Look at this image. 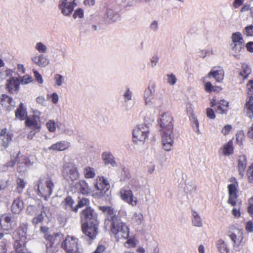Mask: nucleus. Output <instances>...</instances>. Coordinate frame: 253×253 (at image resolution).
<instances>
[{
  "label": "nucleus",
  "instance_id": "1",
  "mask_svg": "<svg viewBox=\"0 0 253 253\" xmlns=\"http://www.w3.org/2000/svg\"><path fill=\"white\" fill-rule=\"evenodd\" d=\"M109 229L117 241L120 239H127L129 237V227L126 223L122 222L120 218L114 221L113 223L109 225Z\"/></svg>",
  "mask_w": 253,
  "mask_h": 253
},
{
  "label": "nucleus",
  "instance_id": "2",
  "mask_svg": "<svg viewBox=\"0 0 253 253\" xmlns=\"http://www.w3.org/2000/svg\"><path fill=\"white\" fill-rule=\"evenodd\" d=\"M244 43L245 41L240 32H237L232 34L230 48L235 57L240 55L242 50L244 48Z\"/></svg>",
  "mask_w": 253,
  "mask_h": 253
},
{
  "label": "nucleus",
  "instance_id": "3",
  "mask_svg": "<svg viewBox=\"0 0 253 253\" xmlns=\"http://www.w3.org/2000/svg\"><path fill=\"white\" fill-rule=\"evenodd\" d=\"M229 181L232 182L228 185V199L227 202L233 207L237 205V200L238 198V182L235 177H231Z\"/></svg>",
  "mask_w": 253,
  "mask_h": 253
},
{
  "label": "nucleus",
  "instance_id": "4",
  "mask_svg": "<svg viewBox=\"0 0 253 253\" xmlns=\"http://www.w3.org/2000/svg\"><path fill=\"white\" fill-rule=\"evenodd\" d=\"M79 239L68 235L61 244L62 248L67 253H77L79 252Z\"/></svg>",
  "mask_w": 253,
  "mask_h": 253
},
{
  "label": "nucleus",
  "instance_id": "5",
  "mask_svg": "<svg viewBox=\"0 0 253 253\" xmlns=\"http://www.w3.org/2000/svg\"><path fill=\"white\" fill-rule=\"evenodd\" d=\"M149 129L146 125L137 126L133 130L132 139L133 142H144L148 137Z\"/></svg>",
  "mask_w": 253,
  "mask_h": 253
},
{
  "label": "nucleus",
  "instance_id": "6",
  "mask_svg": "<svg viewBox=\"0 0 253 253\" xmlns=\"http://www.w3.org/2000/svg\"><path fill=\"white\" fill-rule=\"evenodd\" d=\"M62 175L68 181L76 180L80 175L77 168L72 164H66L63 166Z\"/></svg>",
  "mask_w": 253,
  "mask_h": 253
},
{
  "label": "nucleus",
  "instance_id": "7",
  "mask_svg": "<svg viewBox=\"0 0 253 253\" xmlns=\"http://www.w3.org/2000/svg\"><path fill=\"white\" fill-rule=\"evenodd\" d=\"M99 222L94 223L84 222L82 224V230L84 234L91 240L96 238L98 233Z\"/></svg>",
  "mask_w": 253,
  "mask_h": 253
},
{
  "label": "nucleus",
  "instance_id": "8",
  "mask_svg": "<svg viewBox=\"0 0 253 253\" xmlns=\"http://www.w3.org/2000/svg\"><path fill=\"white\" fill-rule=\"evenodd\" d=\"M172 122L173 118L169 114L166 113L162 114L159 122L161 127V132L168 131V133H171L173 129Z\"/></svg>",
  "mask_w": 253,
  "mask_h": 253
},
{
  "label": "nucleus",
  "instance_id": "9",
  "mask_svg": "<svg viewBox=\"0 0 253 253\" xmlns=\"http://www.w3.org/2000/svg\"><path fill=\"white\" fill-rule=\"evenodd\" d=\"M81 221L88 223L99 222L97 213L90 207L84 209L80 213Z\"/></svg>",
  "mask_w": 253,
  "mask_h": 253
},
{
  "label": "nucleus",
  "instance_id": "10",
  "mask_svg": "<svg viewBox=\"0 0 253 253\" xmlns=\"http://www.w3.org/2000/svg\"><path fill=\"white\" fill-rule=\"evenodd\" d=\"M63 239V236L60 233L48 235V252L53 253L57 251Z\"/></svg>",
  "mask_w": 253,
  "mask_h": 253
},
{
  "label": "nucleus",
  "instance_id": "11",
  "mask_svg": "<svg viewBox=\"0 0 253 253\" xmlns=\"http://www.w3.org/2000/svg\"><path fill=\"white\" fill-rule=\"evenodd\" d=\"M76 0H60L59 7L64 15H70L77 6Z\"/></svg>",
  "mask_w": 253,
  "mask_h": 253
},
{
  "label": "nucleus",
  "instance_id": "12",
  "mask_svg": "<svg viewBox=\"0 0 253 253\" xmlns=\"http://www.w3.org/2000/svg\"><path fill=\"white\" fill-rule=\"evenodd\" d=\"M120 195L122 200L132 206L138 204L137 198L134 197L132 191L128 188H122L120 191Z\"/></svg>",
  "mask_w": 253,
  "mask_h": 253
},
{
  "label": "nucleus",
  "instance_id": "13",
  "mask_svg": "<svg viewBox=\"0 0 253 253\" xmlns=\"http://www.w3.org/2000/svg\"><path fill=\"white\" fill-rule=\"evenodd\" d=\"M20 82L17 77H12L7 80L5 88L10 94L17 93L19 90Z\"/></svg>",
  "mask_w": 253,
  "mask_h": 253
},
{
  "label": "nucleus",
  "instance_id": "14",
  "mask_svg": "<svg viewBox=\"0 0 253 253\" xmlns=\"http://www.w3.org/2000/svg\"><path fill=\"white\" fill-rule=\"evenodd\" d=\"M100 209L107 214V217L105 220V225L107 226L109 224H111L114 221L118 220L120 218L115 214L113 208L110 207L102 206L100 207Z\"/></svg>",
  "mask_w": 253,
  "mask_h": 253
},
{
  "label": "nucleus",
  "instance_id": "15",
  "mask_svg": "<svg viewBox=\"0 0 253 253\" xmlns=\"http://www.w3.org/2000/svg\"><path fill=\"white\" fill-rule=\"evenodd\" d=\"M172 132L168 133V131L161 132L162 135V143L163 148L167 151H170L173 143V138L172 137Z\"/></svg>",
  "mask_w": 253,
  "mask_h": 253
},
{
  "label": "nucleus",
  "instance_id": "16",
  "mask_svg": "<svg viewBox=\"0 0 253 253\" xmlns=\"http://www.w3.org/2000/svg\"><path fill=\"white\" fill-rule=\"evenodd\" d=\"M95 187L100 193L103 194L109 189L110 184L103 176H98L96 179Z\"/></svg>",
  "mask_w": 253,
  "mask_h": 253
},
{
  "label": "nucleus",
  "instance_id": "17",
  "mask_svg": "<svg viewBox=\"0 0 253 253\" xmlns=\"http://www.w3.org/2000/svg\"><path fill=\"white\" fill-rule=\"evenodd\" d=\"M13 135L9 132L7 128H4L0 131V144L6 148L8 147L12 140Z\"/></svg>",
  "mask_w": 253,
  "mask_h": 253
},
{
  "label": "nucleus",
  "instance_id": "18",
  "mask_svg": "<svg viewBox=\"0 0 253 253\" xmlns=\"http://www.w3.org/2000/svg\"><path fill=\"white\" fill-rule=\"evenodd\" d=\"M28 224L27 223H21L14 232L16 240H25L27 238V232Z\"/></svg>",
  "mask_w": 253,
  "mask_h": 253
},
{
  "label": "nucleus",
  "instance_id": "19",
  "mask_svg": "<svg viewBox=\"0 0 253 253\" xmlns=\"http://www.w3.org/2000/svg\"><path fill=\"white\" fill-rule=\"evenodd\" d=\"M247 160L245 155L239 156L237 159V169L240 178H243L244 176L245 170L247 168Z\"/></svg>",
  "mask_w": 253,
  "mask_h": 253
},
{
  "label": "nucleus",
  "instance_id": "20",
  "mask_svg": "<svg viewBox=\"0 0 253 253\" xmlns=\"http://www.w3.org/2000/svg\"><path fill=\"white\" fill-rule=\"evenodd\" d=\"M12 217L10 215L4 214L0 218V225L3 230L10 231L12 230L11 226Z\"/></svg>",
  "mask_w": 253,
  "mask_h": 253
},
{
  "label": "nucleus",
  "instance_id": "21",
  "mask_svg": "<svg viewBox=\"0 0 253 253\" xmlns=\"http://www.w3.org/2000/svg\"><path fill=\"white\" fill-rule=\"evenodd\" d=\"M40 122V117L38 115H34L32 118H27L25 121V125L30 128L39 129L41 127Z\"/></svg>",
  "mask_w": 253,
  "mask_h": 253
},
{
  "label": "nucleus",
  "instance_id": "22",
  "mask_svg": "<svg viewBox=\"0 0 253 253\" xmlns=\"http://www.w3.org/2000/svg\"><path fill=\"white\" fill-rule=\"evenodd\" d=\"M246 115L250 119L253 118V96H248L244 107Z\"/></svg>",
  "mask_w": 253,
  "mask_h": 253
},
{
  "label": "nucleus",
  "instance_id": "23",
  "mask_svg": "<svg viewBox=\"0 0 253 253\" xmlns=\"http://www.w3.org/2000/svg\"><path fill=\"white\" fill-rule=\"evenodd\" d=\"M75 186L79 192L83 195H88L90 193V189L88 183L84 180L78 181Z\"/></svg>",
  "mask_w": 253,
  "mask_h": 253
},
{
  "label": "nucleus",
  "instance_id": "24",
  "mask_svg": "<svg viewBox=\"0 0 253 253\" xmlns=\"http://www.w3.org/2000/svg\"><path fill=\"white\" fill-rule=\"evenodd\" d=\"M0 104L8 110L14 107L13 99L4 94L0 96Z\"/></svg>",
  "mask_w": 253,
  "mask_h": 253
},
{
  "label": "nucleus",
  "instance_id": "25",
  "mask_svg": "<svg viewBox=\"0 0 253 253\" xmlns=\"http://www.w3.org/2000/svg\"><path fill=\"white\" fill-rule=\"evenodd\" d=\"M47 188V179H40L38 184V194L46 200V189Z\"/></svg>",
  "mask_w": 253,
  "mask_h": 253
},
{
  "label": "nucleus",
  "instance_id": "26",
  "mask_svg": "<svg viewBox=\"0 0 253 253\" xmlns=\"http://www.w3.org/2000/svg\"><path fill=\"white\" fill-rule=\"evenodd\" d=\"M24 208V203L19 198H16L13 202L11 207V211L14 214L19 213Z\"/></svg>",
  "mask_w": 253,
  "mask_h": 253
},
{
  "label": "nucleus",
  "instance_id": "27",
  "mask_svg": "<svg viewBox=\"0 0 253 253\" xmlns=\"http://www.w3.org/2000/svg\"><path fill=\"white\" fill-rule=\"evenodd\" d=\"M228 110V101L224 99H221L218 101L217 106L215 108V111L217 113L220 114H227Z\"/></svg>",
  "mask_w": 253,
  "mask_h": 253
},
{
  "label": "nucleus",
  "instance_id": "28",
  "mask_svg": "<svg viewBox=\"0 0 253 253\" xmlns=\"http://www.w3.org/2000/svg\"><path fill=\"white\" fill-rule=\"evenodd\" d=\"M206 78H204L203 82L204 83L205 90L208 93L212 92L218 93L222 90L220 86L213 85L210 82L206 81Z\"/></svg>",
  "mask_w": 253,
  "mask_h": 253
},
{
  "label": "nucleus",
  "instance_id": "29",
  "mask_svg": "<svg viewBox=\"0 0 253 253\" xmlns=\"http://www.w3.org/2000/svg\"><path fill=\"white\" fill-rule=\"evenodd\" d=\"M211 76L215 78L216 82H221L224 78V71L221 68L218 70H214V68H213L210 72L206 78V79L210 78Z\"/></svg>",
  "mask_w": 253,
  "mask_h": 253
},
{
  "label": "nucleus",
  "instance_id": "30",
  "mask_svg": "<svg viewBox=\"0 0 253 253\" xmlns=\"http://www.w3.org/2000/svg\"><path fill=\"white\" fill-rule=\"evenodd\" d=\"M38 206L35 205H29L27 207L26 210V213L27 214L30 215H34L37 214L39 211L43 210L44 207L43 205H41L40 201L38 200L37 202Z\"/></svg>",
  "mask_w": 253,
  "mask_h": 253
},
{
  "label": "nucleus",
  "instance_id": "31",
  "mask_svg": "<svg viewBox=\"0 0 253 253\" xmlns=\"http://www.w3.org/2000/svg\"><path fill=\"white\" fill-rule=\"evenodd\" d=\"M70 146L69 142L66 141H61L52 145L48 149L55 151H64L67 149Z\"/></svg>",
  "mask_w": 253,
  "mask_h": 253
},
{
  "label": "nucleus",
  "instance_id": "32",
  "mask_svg": "<svg viewBox=\"0 0 253 253\" xmlns=\"http://www.w3.org/2000/svg\"><path fill=\"white\" fill-rule=\"evenodd\" d=\"M15 113L16 118L21 121L24 120L27 118V111L22 103H20Z\"/></svg>",
  "mask_w": 253,
  "mask_h": 253
},
{
  "label": "nucleus",
  "instance_id": "33",
  "mask_svg": "<svg viewBox=\"0 0 253 253\" xmlns=\"http://www.w3.org/2000/svg\"><path fill=\"white\" fill-rule=\"evenodd\" d=\"M155 84L154 83H151L148 88V89L145 91L144 98L146 103L150 102L153 98L155 92Z\"/></svg>",
  "mask_w": 253,
  "mask_h": 253
},
{
  "label": "nucleus",
  "instance_id": "34",
  "mask_svg": "<svg viewBox=\"0 0 253 253\" xmlns=\"http://www.w3.org/2000/svg\"><path fill=\"white\" fill-rule=\"evenodd\" d=\"M26 242L21 240H16L14 243V248L16 253H23L27 251Z\"/></svg>",
  "mask_w": 253,
  "mask_h": 253
},
{
  "label": "nucleus",
  "instance_id": "35",
  "mask_svg": "<svg viewBox=\"0 0 253 253\" xmlns=\"http://www.w3.org/2000/svg\"><path fill=\"white\" fill-rule=\"evenodd\" d=\"M222 153L225 156H229L234 153L233 142L232 140H230L225 143L222 148Z\"/></svg>",
  "mask_w": 253,
  "mask_h": 253
},
{
  "label": "nucleus",
  "instance_id": "36",
  "mask_svg": "<svg viewBox=\"0 0 253 253\" xmlns=\"http://www.w3.org/2000/svg\"><path fill=\"white\" fill-rule=\"evenodd\" d=\"M102 159L106 165L111 164L114 166L116 164L113 156L110 153H103L102 154Z\"/></svg>",
  "mask_w": 253,
  "mask_h": 253
},
{
  "label": "nucleus",
  "instance_id": "37",
  "mask_svg": "<svg viewBox=\"0 0 253 253\" xmlns=\"http://www.w3.org/2000/svg\"><path fill=\"white\" fill-rule=\"evenodd\" d=\"M217 247L221 253H232L226 243L222 240L218 241Z\"/></svg>",
  "mask_w": 253,
  "mask_h": 253
},
{
  "label": "nucleus",
  "instance_id": "38",
  "mask_svg": "<svg viewBox=\"0 0 253 253\" xmlns=\"http://www.w3.org/2000/svg\"><path fill=\"white\" fill-rule=\"evenodd\" d=\"M106 20L108 22L116 21L119 17V15L114 12L111 9H109L107 10Z\"/></svg>",
  "mask_w": 253,
  "mask_h": 253
},
{
  "label": "nucleus",
  "instance_id": "39",
  "mask_svg": "<svg viewBox=\"0 0 253 253\" xmlns=\"http://www.w3.org/2000/svg\"><path fill=\"white\" fill-rule=\"evenodd\" d=\"M26 182L23 179L17 178L16 179V187L15 191L18 193H21L25 187Z\"/></svg>",
  "mask_w": 253,
  "mask_h": 253
},
{
  "label": "nucleus",
  "instance_id": "40",
  "mask_svg": "<svg viewBox=\"0 0 253 253\" xmlns=\"http://www.w3.org/2000/svg\"><path fill=\"white\" fill-rule=\"evenodd\" d=\"M84 174L86 178H93L95 176L94 169L90 167H86L84 169Z\"/></svg>",
  "mask_w": 253,
  "mask_h": 253
},
{
  "label": "nucleus",
  "instance_id": "41",
  "mask_svg": "<svg viewBox=\"0 0 253 253\" xmlns=\"http://www.w3.org/2000/svg\"><path fill=\"white\" fill-rule=\"evenodd\" d=\"M90 204L89 200L87 198H82L80 199L76 207H75L73 211L77 212L79 208H81L84 206H88Z\"/></svg>",
  "mask_w": 253,
  "mask_h": 253
},
{
  "label": "nucleus",
  "instance_id": "42",
  "mask_svg": "<svg viewBox=\"0 0 253 253\" xmlns=\"http://www.w3.org/2000/svg\"><path fill=\"white\" fill-rule=\"evenodd\" d=\"M31 60L34 63H44L46 57L43 54H36L32 57Z\"/></svg>",
  "mask_w": 253,
  "mask_h": 253
},
{
  "label": "nucleus",
  "instance_id": "43",
  "mask_svg": "<svg viewBox=\"0 0 253 253\" xmlns=\"http://www.w3.org/2000/svg\"><path fill=\"white\" fill-rule=\"evenodd\" d=\"M17 78L20 82V84H26L33 81L32 77L28 75L24 76H18Z\"/></svg>",
  "mask_w": 253,
  "mask_h": 253
},
{
  "label": "nucleus",
  "instance_id": "44",
  "mask_svg": "<svg viewBox=\"0 0 253 253\" xmlns=\"http://www.w3.org/2000/svg\"><path fill=\"white\" fill-rule=\"evenodd\" d=\"M192 215L193 218L192 219V223L195 226L201 227L202 225V220L201 217L199 216L198 214L195 211H193Z\"/></svg>",
  "mask_w": 253,
  "mask_h": 253
},
{
  "label": "nucleus",
  "instance_id": "45",
  "mask_svg": "<svg viewBox=\"0 0 253 253\" xmlns=\"http://www.w3.org/2000/svg\"><path fill=\"white\" fill-rule=\"evenodd\" d=\"M190 120L193 129L199 134L200 133L199 128V124L196 117L194 115H192L190 118Z\"/></svg>",
  "mask_w": 253,
  "mask_h": 253
},
{
  "label": "nucleus",
  "instance_id": "46",
  "mask_svg": "<svg viewBox=\"0 0 253 253\" xmlns=\"http://www.w3.org/2000/svg\"><path fill=\"white\" fill-rule=\"evenodd\" d=\"M143 215L141 213H135L132 216V221L134 223L139 225L143 221Z\"/></svg>",
  "mask_w": 253,
  "mask_h": 253
},
{
  "label": "nucleus",
  "instance_id": "47",
  "mask_svg": "<svg viewBox=\"0 0 253 253\" xmlns=\"http://www.w3.org/2000/svg\"><path fill=\"white\" fill-rule=\"evenodd\" d=\"M251 69L247 65L243 66V69L240 73V75L243 77L244 79H246L251 73Z\"/></svg>",
  "mask_w": 253,
  "mask_h": 253
},
{
  "label": "nucleus",
  "instance_id": "48",
  "mask_svg": "<svg viewBox=\"0 0 253 253\" xmlns=\"http://www.w3.org/2000/svg\"><path fill=\"white\" fill-rule=\"evenodd\" d=\"M246 175L249 182L253 183V163L248 167Z\"/></svg>",
  "mask_w": 253,
  "mask_h": 253
},
{
  "label": "nucleus",
  "instance_id": "49",
  "mask_svg": "<svg viewBox=\"0 0 253 253\" xmlns=\"http://www.w3.org/2000/svg\"><path fill=\"white\" fill-rule=\"evenodd\" d=\"M243 33L247 37H253V25L246 26L243 30Z\"/></svg>",
  "mask_w": 253,
  "mask_h": 253
},
{
  "label": "nucleus",
  "instance_id": "50",
  "mask_svg": "<svg viewBox=\"0 0 253 253\" xmlns=\"http://www.w3.org/2000/svg\"><path fill=\"white\" fill-rule=\"evenodd\" d=\"M35 49L40 53H45L47 50V47L45 45L41 42H37L35 47Z\"/></svg>",
  "mask_w": 253,
  "mask_h": 253
},
{
  "label": "nucleus",
  "instance_id": "51",
  "mask_svg": "<svg viewBox=\"0 0 253 253\" xmlns=\"http://www.w3.org/2000/svg\"><path fill=\"white\" fill-rule=\"evenodd\" d=\"M40 212V214H39L37 216L33 218L32 220V223L33 224L37 225L43 221L44 217L42 215V212H43L44 214H45V213L43 210H42Z\"/></svg>",
  "mask_w": 253,
  "mask_h": 253
},
{
  "label": "nucleus",
  "instance_id": "52",
  "mask_svg": "<svg viewBox=\"0 0 253 253\" xmlns=\"http://www.w3.org/2000/svg\"><path fill=\"white\" fill-rule=\"evenodd\" d=\"M247 211L251 216L253 215V197L248 200Z\"/></svg>",
  "mask_w": 253,
  "mask_h": 253
},
{
  "label": "nucleus",
  "instance_id": "53",
  "mask_svg": "<svg viewBox=\"0 0 253 253\" xmlns=\"http://www.w3.org/2000/svg\"><path fill=\"white\" fill-rule=\"evenodd\" d=\"M167 77V83L170 85H174L177 79L174 75L173 74H168Z\"/></svg>",
  "mask_w": 253,
  "mask_h": 253
},
{
  "label": "nucleus",
  "instance_id": "54",
  "mask_svg": "<svg viewBox=\"0 0 253 253\" xmlns=\"http://www.w3.org/2000/svg\"><path fill=\"white\" fill-rule=\"evenodd\" d=\"M56 220L61 226H64L67 222L66 217L63 214H58Z\"/></svg>",
  "mask_w": 253,
  "mask_h": 253
},
{
  "label": "nucleus",
  "instance_id": "55",
  "mask_svg": "<svg viewBox=\"0 0 253 253\" xmlns=\"http://www.w3.org/2000/svg\"><path fill=\"white\" fill-rule=\"evenodd\" d=\"M236 143L240 146L242 145V142L244 138V133L242 131L238 132L236 134Z\"/></svg>",
  "mask_w": 253,
  "mask_h": 253
},
{
  "label": "nucleus",
  "instance_id": "56",
  "mask_svg": "<svg viewBox=\"0 0 253 253\" xmlns=\"http://www.w3.org/2000/svg\"><path fill=\"white\" fill-rule=\"evenodd\" d=\"M247 87L248 89V96L253 95V80H251L247 84Z\"/></svg>",
  "mask_w": 253,
  "mask_h": 253
},
{
  "label": "nucleus",
  "instance_id": "57",
  "mask_svg": "<svg viewBox=\"0 0 253 253\" xmlns=\"http://www.w3.org/2000/svg\"><path fill=\"white\" fill-rule=\"evenodd\" d=\"M84 11L81 8H78L76 10L73 14V18L76 19L77 18H82L84 17Z\"/></svg>",
  "mask_w": 253,
  "mask_h": 253
},
{
  "label": "nucleus",
  "instance_id": "58",
  "mask_svg": "<svg viewBox=\"0 0 253 253\" xmlns=\"http://www.w3.org/2000/svg\"><path fill=\"white\" fill-rule=\"evenodd\" d=\"M232 126L231 125H226L222 128L221 133L225 136L229 134L230 131L232 130Z\"/></svg>",
  "mask_w": 253,
  "mask_h": 253
},
{
  "label": "nucleus",
  "instance_id": "59",
  "mask_svg": "<svg viewBox=\"0 0 253 253\" xmlns=\"http://www.w3.org/2000/svg\"><path fill=\"white\" fill-rule=\"evenodd\" d=\"M206 114L207 117L210 119H214L215 114L213 110L211 108H208L206 109Z\"/></svg>",
  "mask_w": 253,
  "mask_h": 253
},
{
  "label": "nucleus",
  "instance_id": "60",
  "mask_svg": "<svg viewBox=\"0 0 253 253\" xmlns=\"http://www.w3.org/2000/svg\"><path fill=\"white\" fill-rule=\"evenodd\" d=\"M54 80L55 81V84L58 86L62 85L64 80L63 77L59 74H56L55 76Z\"/></svg>",
  "mask_w": 253,
  "mask_h": 253
},
{
  "label": "nucleus",
  "instance_id": "61",
  "mask_svg": "<svg viewBox=\"0 0 253 253\" xmlns=\"http://www.w3.org/2000/svg\"><path fill=\"white\" fill-rule=\"evenodd\" d=\"M245 229L248 233L253 232V222L252 221L246 223Z\"/></svg>",
  "mask_w": 253,
  "mask_h": 253
},
{
  "label": "nucleus",
  "instance_id": "62",
  "mask_svg": "<svg viewBox=\"0 0 253 253\" xmlns=\"http://www.w3.org/2000/svg\"><path fill=\"white\" fill-rule=\"evenodd\" d=\"M65 204L66 206H68L70 208L73 207L74 203V201L70 196L67 197L64 200Z\"/></svg>",
  "mask_w": 253,
  "mask_h": 253
},
{
  "label": "nucleus",
  "instance_id": "63",
  "mask_svg": "<svg viewBox=\"0 0 253 253\" xmlns=\"http://www.w3.org/2000/svg\"><path fill=\"white\" fill-rule=\"evenodd\" d=\"M36 101L38 104L41 105L42 106L46 105V100L42 96H38L36 99Z\"/></svg>",
  "mask_w": 253,
  "mask_h": 253
},
{
  "label": "nucleus",
  "instance_id": "64",
  "mask_svg": "<svg viewBox=\"0 0 253 253\" xmlns=\"http://www.w3.org/2000/svg\"><path fill=\"white\" fill-rule=\"evenodd\" d=\"M245 46L248 52L253 53V42H248Z\"/></svg>",
  "mask_w": 253,
  "mask_h": 253
}]
</instances>
